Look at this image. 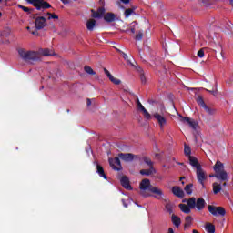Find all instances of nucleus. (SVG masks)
Segmentation results:
<instances>
[{"label":"nucleus","mask_w":233,"mask_h":233,"mask_svg":"<svg viewBox=\"0 0 233 233\" xmlns=\"http://www.w3.org/2000/svg\"><path fill=\"white\" fill-rule=\"evenodd\" d=\"M18 56L23 61L29 63L30 65H34L35 63H37V61H41V56L37 51H26L25 48H20L18 49Z\"/></svg>","instance_id":"1"},{"label":"nucleus","mask_w":233,"mask_h":233,"mask_svg":"<svg viewBox=\"0 0 233 233\" xmlns=\"http://www.w3.org/2000/svg\"><path fill=\"white\" fill-rule=\"evenodd\" d=\"M18 56L23 61L29 63L30 65H34L35 63H37V61H41V56L37 51H26L25 48H20L18 49Z\"/></svg>","instance_id":"2"},{"label":"nucleus","mask_w":233,"mask_h":233,"mask_svg":"<svg viewBox=\"0 0 233 233\" xmlns=\"http://www.w3.org/2000/svg\"><path fill=\"white\" fill-rule=\"evenodd\" d=\"M213 169L217 179H219L220 181H228V174L225 171V166L221 161L218 160L213 167Z\"/></svg>","instance_id":"3"},{"label":"nucleus","mask_w":233,"mask_h":233,"mask_svg":"<svg viewBox=\"0 0 233 233\" xmlns=\"http://www.w3.org/2000/svg\"><path fill=\"white\" fill-rule=\"evenodd\" d=\"M187 205L191 209L197 208V210L201 211L203 208H205L207 202L202 198H199L196 200V198L193 197L188 198Z\"/></svg>","instance_id":"4"},{"label":"nucleus","mask_w":233,"mask_h":233,"mask_svg":"<svg viewBox=\"0 0 233 233\" xmlns=\"http://www.w3.org/2000/svg\"><path fill=\"white\" fill-rule=\"evenodd\" d=\"M154 186L150 184V179L148 178H144L139 184V188H140V194L143 196V198H149L150 194V189L153 188ZM148 191V192H147Z\"/></svg>","instance_id":"5"},{"label":"nucleus","mask_w":233,"mask_h":233,"mask_svg":"<svg viewBox=\"0 0 233 233\" xmlns=\"http://www.w3.org/2000/svg\"><path fill=\"white\" fill-rule=\"evenodd\" d=\"M29 5H33L36 10H46L52 8V5L45 0H25Z\"/></svg>","instance_id":"6"},{"label":"nucleus","mask_w":233,"mask_h":233,"mask_svg":"<svg viewBox=\"0 0 233 233\" xmlns=\"http://www.w3.org/2000/svg\"><path fill=\"white\" fill-rule=\"evenodd\" d=\"M35 19V30H43L46 26V18L45 16H37V15H32L30 16Z\"/></svg>","instance_id":"7"},{"label":"nucleus","mask_w":233,"mask_h":233,"mask_svg":"<svg viewBox=\"0 0 233 233\" xmlns=\"http://www.w3.org/2000/svg\"><path fill=\"white\" fill-rule=\"evenodd\" d=\"M208 210L210 214H212V216H225V214H227V211L223 207L208 205Z\"/></svg>","instance_id":"8"},{"label":"nucleus","mask_w":233,"mask_h":233,"mask_svg":"<svg viewBox=\"0 0 233 233\" xmlns=\"http://www.w3.org/2000/svg\"><path fill=\"white\" fill-rule=\"evenodd\" d=\"M109 165L111 168L116 172L123 170V166H121V160L119 157L109 158Z\"/></svg>","instance_id":"9"},{"label":"nucleus","mask_w":233,"mask_h":233,"mask_svg":"<svg viewBox=\"0 0 233 233\" xmlns=\"http://www.w3.org/2000/svg\"><path fill=\"white\" fill-rule=\"evenodd\" d=\"M197 179L202 187H205V181H207V173L203 170V167H199L196 170Z\"/></svg>","instance_id":"10"},{"label":"nucleus","mask_w":233,"mask_h":233,"mask_svg":"<svg viewBox=\"0 0 233 233\" xmlns=\"http://www.w3.org/2000/svg\"><path fill=\"white\" fill-rule=\"evenodd\" d=\"M118 157L122 159V161H125L126 163H130V161H134V158L137 157V156L132 153H119Z\"/></svg>","instance_id":"11"},{"label":"nucleus","mask_w":233,"mask_h":233,"mask_svg":"<svg viewBox=\"0 0 233 233\" xmlns=\"http://www.w3.org/2000/svg\"><path fill=\"white\" fill-rule=\"evenodd\" d=\"M180 121L185 125H188L190 128H193V130H196V127H197L196 121L190 119V117L180 116Z\"/></svg>","instance_id":"12"},{"label":"nucleus","mask_w":233,"mask_h":233,"mask_svg":"<svg viewBox=\"0 0 233 233\" xmlns=\"http://www.w3.org/2000/svg\"><path fill=\"white\" fill-rule=\"evenodd\" d=\"M150 192L152 194H155L154 198H156V199H163V196H165V193H163V190L156 187H151Z\"/></svg>","instance_id":"13"},{"label":"nucleus","mask_w":233,"mask_h":233,"mask_svg":"<svg viewBox=\"0 0 233 233\" xmlns=\"http://www.w3.org/2000/svg\"><path fill=\"white\" fill-rule=\"evenodd\" d=\"M120 183L126 190H132V186H130V179H128V177L123 176L120 179Z\"/></svg>","instance_id":"14"},{"label":"nucleus","mask_w":233,"mask_h":233,"mask_svg":"<svg viewBox=\"0 0 233 233\" xmlns=\"http://www.w3.org/2000/svg\"><path fill=\"white\" fill-rule=\"evenodd\" d=\"M188 159H189V165H191V167H193V168H196V170L202 167L201 164H199V160H198V158H196V157L189 156Z\"/></svg>","instance_id":"15"},{"label":"nucleus","mask_w":233,"mask_h":233,"mask_svg":"<svg viewBox=\"0 0 233 233\" xmlns=\"http://www.w3.org/2000/svg\"><path fill=\"white\" fill-rule=\"evenodd\" d=\"M172 193L174 194V196H176L177 198H180L181 199L185 198V191H183V189H181V187L177 186L172 187Z\"/></svg>","instance_id":"16"},{"label":"nucleus","mask_w":233,"mask_h":233,"mask_svg":"<svg viewBox=\"0 0 233 233\" xmlns=\"http://www.w3.org/2000/svg\"><path fill=\"white\" fill-rule=\"evenodd\" d=\"M155 119H157L158 125H160L161 128L167 125V118L165 116H161L159 113H155L154 114Z\"/></svg>","instance_id":"17"},{"label":"nucleus","mask_w":233,"mask_h":233,"mask_svg":"<svg viewBox=\"0 0 233 233\" xmlns=\"http://www.w3.org/2000/svg\"><path fill=\"white\" fill-rule=\"evenodd\" d=\"M38 56L41 57V56H54V51L48 49V48H40L38 51H36Z\"/></svg>","instance_id":"18"},{"label":"nucleus","mask_w":233,"mask_h":233,"mask_svg":"<svg viewBox=\"0 0 233 233\" xmlns=\"http://www.w3.org/2000/svg\"><path fill=\"white\" fill-rule=\"evenodd\" d=\"M136 68L140 74V80L142 85H147V76H145V72L143 71V68H141L139 66H136Z\"/></svg>","instance_id":"19"},{"label":"nucleus","mask_w":233,"mask_h":233,"mask_svg":"<svg viewBox=\"0 0 233 233\" xmlns=\"http://www.w3.org/2000/svg\"><path fill=\"white\" fill-rule=\"evenodd\" d=\"M104 20L106 23H114L116 21V15L114 13H107L105 15Z\"/></svg>","instance_id":"20"},{"label":"nucleus","mask_w":233,"mask_h":233,"mask_svg":"<svg viewBox=\"0 0 233 233\" xmlns=\"http://www.w3.org/2000/svg\"><path fill=\"white\" fill-rule=\"evenodd\" d=\"M171 221L173 223V225L177 228H179L180 225H181V218L176 215H172L171 216Z\"/></svg>","instance_id":"21"},{"label":"nucleus","mask_w":233,"mask_h":233,"mask_svg":"<svg viewBox=\"0 0 233 233\" xmlns=\"http://www.w3.org/2000/svg\"><path fill=\"white\" fill-rule=\"evenodd\" d=\"M141 176H152V174H156V169L154 167H149V169H141Z\"/></svg>","instance_id":"22"},{"label":"nucleus","mask_w":233,"mask_h":233,"mask_svg":"<svg viewBox=\"0 0 233 233\" xmlns=\"http://www.w3.org/2000/svg\"><path fill=\"white\" fill-rule=\"evenodd\" d=\"M96 25H97V21L95 19H90L86 22V28L89 30V32L94 31V28H96Z\"/></svg>","instance_id":"23"},{"label":"nucleus","mask_w":233,"mask_h":233,"mask_svg":"<svg viewBox=\"0 0 233 233\" xmlns=\"http://www.w3.org/2000/svg\"><path fill=\"white\" fill-rule=\"evenodd\" d=\"M96 174H98L104 179H106V174H105V169L103 166L96 164Z\"/></svg>","instance_id":"24"},{"label":"nucleus","mask_w":233,"mask_h":233,"mask_svg":"<svg viewBox=\"0 0 233 233\" xmlns=\"http://www.w3.org/2000/svg\"><path fill=\"white\" fill-rule=\"evenodd\" d=\"M181 212H184V214H190V207L188 205L187 206L186 204H179L178 205Z\"/></svg>","instance_id":"25"},{"label":"nucleus","mask_w":233,"mask_h":233,"mask_svg":"<svg viewBox=\"0 0 233 233\" xmlns=\"http://www.w3.org/2000/svg\"><path fill=\"white\" fill-rule=\"evenodd\" d=\"M142 160L146 165H148L149 168H152V167H154V162L152 161V159H150V157H143Z\"/></svg>","instance_id":"26"},{"label":"nucleus","mask_w":233,"mask_h":233,"mask_svg":"<svg viewBox=\"0 0 233 233\" xmlns=\"http://www.w3.org/2000/svg\"><path fill=\"white\" fill-rule=\"evenodd\" d=\"M192 188H194V184L190 183L186 185L184 190L188 196H192Z\"/></svg>","instance_id":"27"},{"label":"nucleus","mask_w":233,"mask_h":233,"mask_svg":"<svg viewBox=\"0 0 233 233\" xmlns=\"http://www.w3.org/2000/svg\"><path fill=\"white\" fill-rule=\"evenodd\" d=\"M221 192V185L218 182L213 183V193L219 194Z\"/></svg>","instance_id":"28"},{"label":"nucleus","mask_w":233,"mask_h":233,"mask_svg":"<svg viewBox=\"0 0 233 233\" xmlns=\"http://www.w3.org/2000/svg\"><path fill=\"white\" fill-rule=\"evenodd\" d=\"M166 210L168 212V214H174V204L168 201L166 204Z\"/></svg>","instance_id":"29"},{"label":"nucleus","mask_w":233,"mask_h":233,"mask_svg":"<svg viewBox=\"0 0 233 233\" xmlns=\"http://www.w3.org/2000/svg\"><path fill=\"white\" fill-rule=\"evenodd\" d=\"M84 70L86 74H89V76H96V71L92 69L89 66H85Z\"/></svg>","instance_id":"30"},{"label":"nucleus","mask_w":233,"mask_h":233,"mask_svg":"<svg viewBox=\"0 0 233 233\" xmlns=\"http://www.w3.org/2000/svg\"><path fill=\"white\" fill-rule=\"evenodd\" d=\"M203 108L209 116H214L216 114V109L208 107L207 105Z\"/></svg>","instance_id":"31"},{"label":"nucleus","mask_w":233,"mask_h":233,"mask_svg":"<svg viewBox=\"0 0 233 233\" xmlns=\"http://www.w3.org/2000/svg\"><path fill=\"white\" fill-rule=\"evenodd\" d=\"M198 105H199L200 106H202V108H204L207 104H205V100L203 99V96H198L196 99Z\"/></svg>","instance_id":"32"},{"label":"nucleus","mask_w":233,"mask_h":233,"mask_svg":"<svg viewBox=\"0 0 233 233\" xmlns=\"http://www.w3.org/2000/svg\"><path fill=\"white\" fill-rule=\"evenodd\" d=\"M184 154L185 156H188V157H190V154H192V149L187 144L184 146Z\"/></svg>","instance_id":"33"},{"label":"nucleus","mask_w":233,"mask_h":233,"mask_svg":"<svg viewBox=\"0 0 233 233\" xmlns=\"http://www.w3.org/2000/svg\"><path fill=\"white\" fill-rule=\"evenodd\" d=\"M206 229L208 230V233H214V232H216V226H214L212 224H207Z\"/></svg>","instance_id":"34"},{"label":"nucleus","mask_w":233,"mask_h":233,"mask_svg":"<svg viewBox=\"0 0 233 233\" xmlns=\"http://www.w3.org/2000/svg\"><path fill=\"white\" fill-rule=\"evenodd\" d=\"M185 221H186V223H185L184 227H185V228H188V227H190L192 225V217H190V216L186 217Z\"/></svg>","instance_id":"35"},{"label":"nucleus","mask_w":233,"mask_h":233,"mask_svg":"<svg viewBox=\"0 0 233 233\" xmlns=\"http://www.w3.org/2000/svg\"><path fill=\"white\" fill-rule=\"evenodd\" d=\"M18 8H21V10H23L24 12H26L27 14H32V12H34V9L28 8V7L24 6L22 5H19Z\"/></svg>","instance_id":"36"},{"label":"nucleus","mask_w":233,"mask_h":233,"mask_svg":"<svg viewBox=\"0 0 233 233\" xmlns=\"http://www.w3.org/2000/svg\"><path fill=\"white\" fill-rule=\"evenodd\" d=\"M46 15L48 16V21H50V19H59V16L54 13L47 12Z\"/></svg>","instance_id":"37"},{"label":"nucleus","mask_w":233,"mask_h":233,"mask_svg":"<svg viewBox=\"0 0 233 233\" xmlns=\"http://www.w3.org/2000/svg\"><path fill=\"white\" fill-rule=\"evenodd\" d=\"M91 14H92V17H94V19H101V15H99V13L97 11L92 9Z\"/></svg>","instance_id":"38"},{"label":"nucleus","mask_w":233,"mask_h":233,"mask_svg":"<svg viewBox=\"0 0 233 233\" xmlns=\"http://www.w3.org/2000/svg\"><path fill=\"white\" fill-rule=\"evenodd\" d=\"M109 80L111 81V83H114V85H121V80L114 77V76L110 77Z\"/></svg>","instance_id":"39"},{"label":"nucleus","mask_w":233,"mask_h":233,"mask_svg":"<svg viewBox=\"0 0 233 233\" xmlns=\"http://www.w3.org/2000/svg\"><path fill=\"white\" fill-rule=\"evenodd\" d=\"M141 112H143L144 116L146 117V119H151L152 118V116L150 115V113H148L147 108H144V110H142Z\"/></svg>","instance_id":"40"},{"label":"nucleus","mask_w":233,"mask_h":233,"mask_svg":"<svg viewBox=\"0 0 233 233\" xmlns=\"http://www.w3.org/2000/svg\"><path fill=\"white\" fill-rule=\"evenodd\" d=\"M133 12H134V9H132V8L126 9L125 16L126 17H130L132 15Z\"/></svg>","instance_id":"41"},{"label":"nucleus","mask_w":233,"mask_h":233,"mask_svg":"<svg viewBox=\"0 0 233 233\" xmlns=\"http://www.w3.org/2000/svg\"><path fill=\"white\" fill-rule=\"evenodd\" d=\"M207 92H208L209 94H212V96H214L216 97V96H218V89H214V87H212L211 89H206Z\"/></svg>","instance_id":"42"},{"label":"nucleus","mask_w":233,"mask_h":233,"mask_svg":"<svg viewBox=\"0 0 233 233\" xmlns=\"http://www.w3.org/2000/svg\"><path fill=\"white\" fill-rule=\"evenodd\" d=\"M137 106L138 108V110H144L145 106H143V104H141V102L139 101V98H137Z\"/></svg>","instance_id":"43"},{"label":"nucleus","mask_w":233,"mask_h":233,"mask_svg":"<svg viewBox=\"0 0 233 233\" xmlns=\"http://www.w3.org/2000/svg\"><path fill=\"white\" fill-rule=\"evenodd\" d=\"M96 12L100 15V17H103V15H105V7H99Z\"/></svg>","instance_id":"44"},{"label":"nucleus","mask_w":233,"mask_h":233,"mask_svg":"<svg viewBox=\"0 0 233 233\" xmlns=\"http://www.w3.org/2000/svg\"><path fill=\"white\" fill-rule=\"evenodd\" d=\"M143 39V32L139 31L136 35V41H141Z\"/></svg>","instance_id":"45"},{"label":"nucleus","mask_w":233,"mask_h":233,"mask_svg":"<svg viewBox=\"0 0 233 233\" xmlns=\"http://www.w3.org/2000/svg\"><path fill=\"white\" fill-rule=\"evenodd\" d=\"M104 73L106 74V76H107L108 79L113 76L112 74H110V71H108V69L106 68H104Z\"/></svg>","instance_id":"46"},{"label":"nucleus","mask_w":233,"mask_h":233,"mask_svg":"<svg viewBox=\"0 0 233 233\" xmlns=\"http://www.w3.org/2000/svg\"><path fill=\"white\" fill-rule=\"evenodd\" d=\"M198 56L201 57H205V51L203 49L198 50Z\"/></svg>","instance_id":"47"},{"label":"nucleus","mask_w":233,"mask_h":233,"mask_svg":"<svg viewBox=\"0 0 233 233\" xmlns=\"http://www.w3.org/2000/svg\"><path fill=\"white\" fill-rule=\"evenodd\" d=\"M26 28H27V30H29V32H30L33 35H39V33L37 32L36 29H35V31H32V30H30V26H27Z\"/></svg>","instance_id":"48"},{"label":"nucleus","mask_w":233,"mask_h":233,"mask_svg":"<svg viewBox=\"0 0 233 233\" xmlns=\"http://www.w3.org/2000/svg\"><path fill=\"white\" fill-rule=\"evenodd\" d=\"M121 54L124 59H128V55H127L125 52H121Z\"/></svg>","instance_id":"49"},{"label":"nucleus","mask_w":233,"mask_h":233,"mask_svg":"<svg viewBox=\"0 0 233 233\" xmlns=\"http://www.w3.org/2000/svg\"><path fill=\"white\" fill-rule=\"evenodd\" d=\"M124 5H128L130 3V0H120Z\"/></svg>","instance_id":"50"},{"label":"nucleus","mask_w":233,"mask_h":233,"mask_svg":"<svg viewBox=\"0 0 233 233\" xmlns=\"http://www.w3.org/2000/svg\"><path fill=\"white\" fill-rule=\"evenodd\" d=\"M63 5H68L70 3V0H61Z\"/></svg>","instance_id":"51"},{"label":"nucleus","mask_w":233,"mask_h":233,"mask_svg":"<svg viewBox=\"0 0 233 233\" xmlns=\"http://www.w3.org/2000/svg\"><path fill=\"white\" fill-rule=\"evenodd\" d=\"M122 203L126 208H128V204H126L125 199H122Z\"/></svg>","instance_id":"52"},{"label":"nucleus","mask_w":233,"mask_h":233,"mask_svg":"<svg viewBox=\"0 0 233 233\" xmlns=\"http://www.w3.org/2000/svg\"><path fill=\"white\" fill-rule=\"evenodd\" d=\"M90 105H92V100H90V98H87V106H90Z\"/></svg>","instance_id":"53"},{"label":"nucleus","mask_w":233,"mask_h":233,"mask_svg":"<svg viewBox=\"0 0 233 233\" xmlns=\"http://www.w3.org/2000/svg\"><path fill=\"white\" fill-rule=\"evenodd\" d=\"M167 233H174V228H168V232H167Z\"/></svg>","instance_id":"54"},{"label":"nucleus","mask_w":233,"mask_h":233,"mask_svg":"<svg viewBox=\"0 0 233 233\" xmlns=\"http://www.w3.org/2000/svg\"><path fill=\"white\" fill-rule=\"evenodd\" d=\"M131 33L132 34H136V29L135 28H131Z\"/></svg>","instance_id":"55"},{"label":"nucleus","mask_w":233,"mask_h":233,"mask_svg":"<svg viewBox=\"0 0 233 233\" xmlns=\"http://www.w3.org/2000/svg\"><path fill=\"white\" fill-rule=\"evenodd\" d=\"M177 165L183 166V165H184V163H183V162H177Z\"/></svg>","instance_id":"56"},{"label":"nucleus","mask_w":233,"mask_h":233,"mask_svg":"<svg viewBox=\"0 0 233 233\" xmlns=\"http://www.w3.org/2000/svg\"><path fill=\"white\" fill-rule=\"evenodd\" d=\"M209 177H216V173L214 175H209Z\"/></svg>","instance_id":"57"},{"label":"nucleus","mask_w":233,"mask_h":233,"mask_svg":"<svg viewBox=\"0 0 233 233\" xmlns=\"http://www.w3.org/2000/svg\"><path fill=\"white\" fill-rule=\"evenodd\" d=\"M222 187H227V182H224V183L222 184Z\"/></svg>","instance_id":"58"},{"label":"nucleus","mask_w":233,"mask_h":233,"mask_svg":"<svg viewBox=\"0 0 233 233\" xmlns=\"http://www.w3.org/2000/svg\"><path fill=\"white\" fill-rule=\"evenodd\" d=\"M193 233H199V232L196 229H193Z\"/></svg>","instance_id":"59"},{"label":"nucleus","mask_w":233,"mask_h":233,"mask_svg":"<svg viewBox=\"0 0 233 233\" xmlns=\"http://www.w3.org/2000/svg\"><path fill=\"white\" fill-rule=\"evenodd\" d=\"M229 3L233 6V0H229Z\"/></svg>","instance_id":"60"},{"label":"nucleus","mask_w":233,"mask_h":233,"mask_svg":"<svg viewBox=\"0 0 233 233\" xmlns=\"http://www.w3.org/2000/svg\"><path fill=\"white\" fill-rule=\"evenodd\" d=\"M183 179H185V177H180V181L183 180Z\"/></svg>","instance_id":"61"},{"label":"nucleus","mask_w":233,"mask_h":233,"mask_svg":"<svg viewBox=\"0 0 233 233\" xmlns=\"http://www.w3.org/2000/svg\"><path fill=\"white\" fill-rule=\"evenodd\" d=\"M117 52H119V54H121V52H123V51H121L120 49H117Z\"/></svg>","instance_id":"62"},{"label":"nucleus","mask_w":233,"mask_h":233,"mask_svg":"<svg viewBox=\"0 0 233 233\" xmlns=\"http://www.w3.org/2000/svg\"><path fill=\"white\" fill-rule=\"evenodd\" d=\"M129 63H130L131 66H134V64H133L132 62H129Z\"/></svg>","instance_id":"63"},{"label":"nucleus","mask_w":233,"mask_h":233,"mask_svg":"<svg viewBox=\"0 0 233 233\" xmlns=\"http://www.w3.org/2000/svg\"><path fill=\"white\" fill-rule=\"evenodd\" d=\"M159 157V154H156V157Z\"/></svg>","instance_id":"64"}]
</instances>
